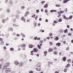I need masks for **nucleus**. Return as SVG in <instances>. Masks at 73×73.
Masks as SVG:
<instances>
[{
    "label": "nucleus",
    "instance_id": "obj_11",
    "mask_svg": "<svg viewBox=\"0 0 73 73\" xmlns=\"http://www.w3.org/2000/svg\"><path fill=\"white\" fill-rule=\"evenodd\" d=\"M13 28L12 27H10L9 28V31H13Z\"/></svg>",
    "mask_w": 73,
    "mask_h": 73
},
{
    "label": "nucleus",
    "instance_id": "obj_29",
    "mask_svg": "<svg viewBox=\"0 0 73 73\" xmlns=\"http://www.w3.org/2000/svg\"><path fill=\"white\" fill-rule=\"evenodd\" d=\"M62 21V19H60L58 20V22H61Z\"/></svg>",
    "mask_w": 73,
    "mask_h": 73
},
{
    "label": "nucleus",
    "instance_id": "obj_35",
    "mask_svg": "<svg viewBox=\"0 0 73 73\" xmlns=\"http://www.w3.org/2000/svg\"><path fill=\"white\" fill-rule=\"evenodd\" d=\"M21 9H24V8H25V6H21Z\"/></svg>",
    "mask_w": 73,
    "mask_h": 73
},
{
    "label": "nucleus",
    "instance_id": "obj_8",
    "mask_svg": "<svg viewBox=\"0 0 73 73\" xmlns=\"http://www.w3.org/2000/svg\"><path fill=\"white\" fill-rule=\"evenodd\" d=\"M33 51L35 52H38V49L36 48H35L33 49Z\"/></svg>",
    "mask_w": 73,
    "mask_h": 73
},
{
    "label": "nucleus",
    "instance_id": "obj_21",
    "mask_svg": "<svg viewBox=\"0 0 73 73\" xmlns=\"http://www.w3.org/2000/svg\"><path fill=\"white\" fill-rule=\"evenodd\" d=\"M54 54H55V55H57V54H58V52H57V51H55L54 52Z\"/></svg>",
    "mask_w": 73,
    "mask_h": 73
},
{
    "label": "nucleus",
    "instance_id": "obj_40",
    "mask_svg": "<svg viewBox=\"0 0 73 73\" xmlns=\"http://www.w3.org/2000/svg\"><path fill=\"white\" fill-rule=\"evenodd\" d=\"M53 35V34L52 33H50L49 34V36H52Z\"/></svg>",
    "mask_w": 73,
    "mask_h": 73
},
{
    "label": "nucleus",
    "instance_id": "obj_26",
    "mask_svg": "<svg viewBox=\"0 0 73 73\" xmlns=\"http://www.w3.org/2000/svg\"><path fill=\"white\" fill-rule=\"evenodd\" d=\"M10 50H11V51L12 50V51H14V48H10Z\"/></svg>",
    "mask_w": 73,
    "mask_h": 73
},
{
    "label": "nucleus",
    "instance_id": "obj_14",
    "mask_svg": "<svg viewBox=\"0 0 73 73\" xmlns=\"http://www.w3.org/2000/svg\"><path fill=\"white\" fill-rule=\"evenodd\" d=\"M23 62H21L20 63L19 66H23Z\"/></svg>",
    "mask_w": 73,
    "mask_h": 73
},
{
    "label": "nucleus",
    "instance_id": "obj_2",
    "mask_svg": "<svg viewBox=\"0 0 73 73\" xmlns=\"http://www.w3.org/2000/svg\"><path fill=\"white\" fill-rule=\"evenodd\" d=\"M35 70L37 71V72H40L41 71V68H35Z\"/></svg>",
    "mask_w": 73,
    "mask_h": 73
},
{
    "label": "nucleus",
    "instance_id": "obj_5",
    "mask_svg": "<svg viewBox=\"0 0 73 73\" xmlns=\"http://www.w3.org/2000/svg\"><path fill=\"white\" fill-rule=\"evenodd\" d=\"M14 63L16 65H18L19 64V62L17 61H15L14 62Z\"/></svg>",
    "mask_w": 73,
    "mask_h": 73
},
{
    "label": "nucleus",
    "instance_id": "obj_12",
    "mask_svg": "<svg viewBox=\"0 0 73 73\" xmlns=\"http://www.w3.org/2000/svg\"><path fill=\"white\" fill-rule=\"evenodd\" d=\"M33 46L32 45V44H30L29 45V48H33Z\"/></svg>",
    "mask_w": 73,
    "mask_h": 73
},
{
    "label": "nucleus",
    "instance_id": "obj_41",
    "mask_svg": "<svg viewBox=\"0 0 73 73\" xmlns=\"http://www.w3.org/2000/svg\"><path fill=\"white\" fill-rule=\"evenodd\" d=\"M2 22L3 23H5V19H3Z\"/></svg>",
    "mask_w": 73,
    "mask_h": 73
},
{
    "label": "nucleus",
    "instance_id": "obj_38",
    "mask_svg": "<svg viewBox=\"0 0 73 73\" xmlns=\"http://www.w3.org/2000/svg\"><path fill=\"white\" fill-rule=\"evenodd\" d=\"M60 14L61 13H64V11H60Z\"/></svg>",
    "mask_w": 73,
    "mask_h": 73
},
{
    "label": "nucleus",
    "instance_id": "obj_57",
    "mask_svg": "<svg viewBox=\"0 0 73 73\" xmlns=\"http://www.w3.org/2000/svg\"><path fill=\"white\" fill-rule=\"evenodd\" d=\"M27 15H28L27 14H26V13H25V17H27Z\"/></svg>",
    "mask_w": 73,
    "mask_h": 73
},
{
    "label": "nucleus",
    "instance_id": "obj_61",
    "mask_svg": "<svg viewBox=\"0 0 73 73\" xmlns=\"http://www.w3.org/2000/svg\"><path fill=\"white\" fill-rule=\"evenodd\" d=\"M67 27L68 28H69V25H68L67 26Z\"/></svg>",
    "mask_w": 73,
    "mask_h": 73
},
{
    "label": "nucleus",
    "instance_id": "obj_49",
    "mask_svg": "<svg viewBox=\"0 0 73 73\" xmlns=\"http://www.w3.org/2000/svg\"><path fill=\"white\" fill-rule=\"evenodd\" d=\"M24 19V17H23L21 18V20H23Z\"/></svg>",
    "mask_w": 73,
    "mask_h": 73
},
{
    "label": "nucleus",
    "instance_id": "obj_53",
    "mask_svg": "<svg viewBox=\"0 0 73 73\" xmlns=\"http://www.w3.org/2000/svg\"><path fill=\"white\" fill-rule=\"evenodd\" d=\"M60 16H61V13H60V14H59V15L58 16V17H60Z\"/></svg>",
    "mask_w": 73,
    "mask_h": 73
},
{
    "label": "nucleus",
    "instance_id": "obj_33",
    "mask_svg": "<svg viewBox=\"0 0 73 73\" xmlns=\"http://www.w3.org/2000/svg\"><path fill=\"white\" fill-rule=\"evenodd\" d=\"M38 48L39 49H41V46H40L39 45H38Z\"/></svg>",
    "mask_w": 73,
    "mask_h": 73
},
{
    "label": "nucleus",
    "instance_id": "obj_50",
    "mask_svg": "<svg viewBox=\"0 0 73 73\" xmlns=\"http://www.w3.org/2000/svg\"><path fill=\"white\" fill-rule=\"evenodd\" d=\"M53 49H54V50H56V49H57V47H54L53 48Z\"/></svg>",
    "mask_w": 73,
    "mask_h": 73
},
{
    "label": "nucleus",
    "instance_id": "obj_48",
    "mask_svg": "<svg viewBox=\"0 0 73 73\" xmlns=\"http://www.w3.org/2000/svg\"><path fill=\"white\" fill-rule=\"evenodd\" d=\"M40 42L41 43H42V42H43V40H40Z\"/></svg>",
    "mask_w": 73,
    "mask_h": 73
},
{
    "label": "nucleus",
    "instance_id": "obj_58",
    "mask_svg": "<svg viewBox=\"0 0 73 73\" xmlns=\"http://www.w3.org/2000/svg\"><path fill=\"white\" fill-rule=\"evenodd\" d=\"M58 14H59V15L60 14V11L58 12Z\"/></svg>",
    "mask_w": 73,
    "mask_h": 73
},
{
    "label": "nucleus",
    "instance_id": "obj_15",
    "mask_svg": "<svg viewBox=\"0 0 73 73\" xmlns=\"http://www.w3.org/2000/svg\"><path fill=\"white\" fill-rule=\"evenodd\" d=\"M3 68V69H7V66L6 65H5Z\"/></svg>",
    "mask_w": 73,
    "mask_h": 73
},
{
    "label": "nucleus",
    "instance_id": "obj_22",
    "mask_svg": "<svg viewBox=\"0 0 73 73\" xmlns=\"http://www.w3.org/2000/svg\"><path fill=\"white\" fill-rule=\"evenodd\" d=\"M64 32L65 33H68V29H66L64 31Z\"/></svg>",
    "mask_w": 73,
    "mask_h": 73
},
{
    "label": "nucleus",
    "instance_id": "obj_52",
    "mask_svg": "<svg viewBox=\"0 0 73 73\" xmlns=\"http://www.w3.org/2000/svg\"><path fill=\"white\" fill-rule=\"evenodd\" d=\"M32 17H33V18L35 17V15H32Z\"/></svg>",
    "mask_w": 73,
    "mask_h": 73
},
{
    "label": "nucleus",
    "instance_id": "obj_7",
    "mask_svg": "<svg viewBox=\"0 0 73 73\" xmlns=\"http://www.w3.org/2000/svg\"><path fill=\"white\" fill-rule=\"evenodd\" d=\"M62 59L63 61H66V57L64 56L62 58Z\"/></svg>",
    "mask_w": 73,
    "mask_h": 73
},
{
    "label": "nucleus",
    "instance_id": "obj_13",
    "mask_svg": "<svg viewBox=\"0 0 73 73\" xmlns=\"http://www.w3.org/2000/svg\"><path fill=\"white\" fill-rule=\"evenodd\" d=\"M70 64H67L66 66L65 67V68H68L69 67H70Z\"/></svg>",
    "mask_w": 73,
    "mask_h": 73
},
{
    "label": "nucleus",
    "instance_id": "obj_64",
    "mask_svg": "<svg viewBox=\"0 0 73 73\" xmlns=\"http://www.w3.org/2000/svg\"><path fill=\"white\" fill-rule=\"evenodd\" d=\"M69 35H70V36H72V33H69Z\"/></svg>",
    "mask_w": 73,
    "mask_h": 73
},
{
    "label": "nucleus",
    "instance_id": "obj_44",
    "mask_svg": "<svg viewBox=\"0 0 73 73\" xmlns=\"http://www.w3.org/2000/svg\"><path fill=\"white\" fill-rule=\"evenodd\" d=\"M29 73H33V71H30L29 72Z\"/></svg>",
    "mask_w": 73,
    "mask_h": 73
},
{
    "label": "nucleus",
    "instance_id": "obj_20",
    "mask_svg": "<svg viewBox=\"0 0 73 73\" xmlns=\"http://www.w3.org/2000/svg\"><path fill=\"white\" fill-rule=\"evenodd\" d=\"M21 46L22 47V48H25V44H23L21 45Z\"/></svg>",
    "mask_w": 73,
    "mask_h": 73
},
{
    "label": "nucleus",
    "instance_id": "obj_60",
    "mask_svg": "<svg viewBox=\"0 0 73 73\" xmlns=\"http://www.w3.org/2000/svg\"><path fill=\"white\" fill-rule=\"evenodd\" d=\"M1 61H3V60H4V59H3V58H2L1 59Z\"/></svg>",
    "mask_w": 73,
    "mask_h": 73
},
{
    "label": "nucleus",
    "instance_id": "obj_25",
    "mask_svg": "<svg viewBox=\"0 0 73 73\" xmlns=\"http://www.w3.org/2000/svg\"><path fill=\"white\" fill-rule=\"evenodd\" d=\"M11 10H10V9H7V12H8L9 13L10 12Z\"/></svg>",
    "mask_w": 73,
    "mask_h": 73
},
{
    "label": "nucleus",
    "instance_id": "obj_36",
    "mask_svg": "<svg viewBox=\"0 0 73 73\" xmlns=\"http://www.w3.org/2000/svg\"><path fill=\"white\" fill-rule=\"evenodd\" d=\"M54 23H55V24H56L57 23H58V22L57 21H54Z\"/></svg>",
    "mask_w": 73,
    "mask_h": 73
},
{
    "label": "nucleus",
    "instance_id": "obj_16",
    "mask_svg": "<svg viewBox=\"0 0 73 73\" xmlns=\"http://www.w3.org/2000/svg\"><path fill=\"white\" fill-rule=\"evenodd\" d=\"M70 0H65L63 1V3H66L68 2V1H70Z\"/></svg>",
    "mask_w": 73,
    "mask_h": 73
},
{
    "label": "nucleus",
    "instance_id": "obj_59",
    "mask_svg": "<svg viewBox=\"0 0 73 73\" xmlns=\"http://www.w3.org/2000/svg\"><path fill=\"white\" fill-rule=\"evenodd\" d=\"M3 40V39L1 38H0V41H1Z\"/></svg>",
    "mask_w": 73,
    "mask_h": 73
},
{
    "label": "nucleus",
    "instance_id": "obj_28",
    "mask_svg": "<svg viewBox=\"0 0 73 73\" xmlns=\"http://www.w3.org/2000/svg\"><path fill=\"white\" fill-rule=\"evenodd\" d=\"M34 27H36V26H37V23L34 22Z\"/></svg>",
    "mask_w": 73,
    "mask_h": 73
},
{
    "label": "nucleus",
    "instance_id": "obj_32",
    "mask_svg": "<svg viewBox=\"0 0 73 73\" xmlns=\"http://www.w3.org/2000/svg\"><path fill=\"white\" fill-rule=\"evenodd\" d=\"M21 35H22V36H23V37H25V35L23 34L22 33H21Z\"/></svg>",
    "mask_w": 73,
    "mask_h": 73
},
{
    "label": "nucleus",
    "instance_id": "obj_9",
    "mask_svg": "<svg viewBox=\"0 0 73 73\" xmlns=\"http://www.w3.org/2000/svg\"><path fill=\"white\" fill-rule=\"evenodd\" d=\"M53 48H50L48 49V51L49 52H51L53 51Z\"/></svg>",
    "mask_w": 73,
    "mask_h": 73
},
{
    "label": "nucleus",
    "instance_id": "obj_54",
    "mask_svg": "<svg viewBox=\"0 0 73 73\" xmlns=\"http://www.w3.org/2000/svg\"><path fill=\"white\" fill-rule=\"evenodd\" d=\"M46 38L48 39V40H49L50 39V38L49 37H46Z\"/></svg>",
    "mask_w": 73,
    "mask_h": 73
},
{
    "label": "nucleus",
    "instance_id": "obj_17",
    "mask_svg": "<svg viewBox=\"0 0 73 73\" xmlns=\"http://www.w3.org/2000/svg\"><path fill=\"white\" fill-rule=\"evenodd\" d=\"M48 4H46L44 5V8H47L48 7Z\"/></svg>",
    "mask_w": 73,
    "mask_h": 73
},
{
    "label": "nucleus",
    "instance_id": "obj_42",
    "mask_svg": "<svg viewBox=\"0 0 73 73\" xmlns=\"http://www.w3.org/2000/svg\"><path fill=\"white\" fill-rule=\"evenodd\" d=\"M45 13H47L48 12V10H47V9H46L45 10Z\"/></svg>",
    "mask_w": 73,
    "mask_h": 73
},
{
    "label": "nucleus",
    "instance_id": "obj_4",
    "mask_svg": "<svg viewBox=\"0 0 73 73\" xmlns=\"http://www.w3.org/2000/svg\"><path fill=\"white\" fill-rule=\"evenodd\" d=\"M54 40H55V41H57L59 40V38L57 36L56 37H54Z\"/></svg>",
    "mask_w": 73,
    "mask_h": 73
},
{
    "label": "nucleus",
    "instance_id": "obj_1",
    "mask_svg": "<svg viewBox=\"0 0 73 73\" xmlns=\"http://www.w3.org/2000/svg\"><path fill=\"white\" fill-rule=\"evenodd\" d=\"M11 69L9 68H8L6 69L5 70V72H6V73H8L9 72H11Z\"/></svg>",
    "mask_w": 73,
    "mask_h": 73
},
{
    "label": "nucleus",
    "instance_id": "obj_62",
    "mask_svg": "<svg viewBox=\"0 0 73 73\" xmlns=\"http://www.w3.org/2000/svg\"><path fill=\"white\" fill-rule=\"evenodd\" d=\"M46 22H48V20L46 19L45 20Z\"/></svg>",
    "mask_w": 73,
    "mask_h": 73
},
{
    "label": "nucleus",
    "instance_id": "obj_56",
    "mask_svg": "<svg viewBox=\"0 0 73 73\" xmlns=\"http://www.w3.org/2000/svg\"><path fill=\"white\" fill-rule=\"evenodd\" d=\"M14 15L12 14L11 15V17H14Z\"/></svg>",
    "mask_w": 73,
    "mask_h": 73
},
{
    "label": "nucleus",
    "instance_id": "obj_37",
    "mask_svg": "<svg viewBox=\"0 0 73 73\" xmlns=\"http://www.w3.org/2000/svg\"><path fill=\"white\" fill-rule=\"evenodd\" d=\"M66 71H67V68H66L64 70V72H66Z\"/></svg>",
    "mask_w": 73,
    "mask_h": 73
},
{
    "label": "nucleus",
    "instance_id": "obj_46",
    "mask_svg": "<svg viewBox=\"0 0 73 73\" xmlns=\"http://www.w3.org/2000/svg\"><path fill=\"white\" fill-rule=\"evenodd\" d=\"M37 36L35 37L34 38V39L35 40H37Z\"/></svg>",
    "mask_w": 73,
    "mask_h": 73
},
{
    "label": "nucleus",
    "instance_id": "obj_19",
    "mask_svg": "<svg viewBox=\"0 0 73 73\" xmlns=\"http://www.w3.org/2000/svg\"><path fill=\"white\" fill-rule=\"evenodd\" d=\"M50 12H51V13H52V12H57V11L54 10H50Z\"/></svg>",
    "mask_w": 73,
    "mask_h": 73
},
{
    "label": "nucleus",
    "instance_id": "obj_51",
    "mask_svg": "<svg viewBox=\"0 0 73 73\" xmlns=\"http://www.w3.org/2000/svg\"><path fill=\"white\" fill-rule=\"evenodd\" d=\"M38 18V16H36L35 17V20H37V19Z\"/></svg>",
    "mask_w": 73,
    "mask_h": 73
},
{
    "label": "nucleus",
    "instance_id": "obj_30",
    "mask_svg": "<svg viewBox=\"0 0 73 73\" xmlns=\"http://www.w3.org/2000/svg\"><path fill=\"white\" fill-rule=\"evenodd\" d=\"M73 17V16H72V15H71L70 16L69 18V19H72V18Z\"/></svg>",
    "mask_w": 73,
    "mask_h": 73
},
{
    "label": "nucleus",
    "instance_id": "obj_39",
    "mask_svg": "<svg viewBox=\"0 0 73 73\" xmlns=\"http://www.w3.org/2000/svg\"><path fill=\"white\" fill-rule=\"evenodd\" d=\"M4 15H2L1 16V18H4Z\"/></svg>",
    "mask_w": 73,
    "mask_h": 73
},
{
    "label": "nucleus",
    "instance_id": "obj_45",
    "mask_svg": "<svg viewBox=\"0 0 73 73\" xmlns=\"http://www.w3.org/2000/svg\"><path fill=\"white\" fill-rule=\"evenodd\" d=\"M44 3H45V1H42L41 2V3L42 4H44Z\"/></svg>",
    "mask_w": 73,
    "mask_h": 73
},
{
    "label": "nucleus",
    "instance_id": "obj_10",
    "mask_svg": "<svg viewBox=\"0 0 73 73\" xmlns=\"http://www.w3.org/2000/svg\"><path fill=\"white\" fill-rule=\"evenodd\" d=\"M64 19H66V20H69V18L66 17V16L65 15L64 16Z\"/></svg>",
    "mask_w": 73,
    "mask_h": 73
},
{
    "label": "nucleus",
    "instance_id": "obj_34",
    "mask_svg": "<svg viewBox=\"0 0 73 73\" xmlns=\"http://www.w3.org/2000/svg\"><path fill=\"white\" fill-rule=\"evenodd\" d=\"M60 6H61V5H58V4L56 5V6L57 7H60Z\"/></svg>",
    "mask_w": 73,
    "mask_h": 73
},
{
    "label": "nucleus",
    "instance_id": "obj_3",
    "mask_svg": "<svg viewBox=\"0 0 73 73\" xmlns=\"http://www.w3.org/2000/svg\"><path fill=\"white\" fill-rule=\"evenodd\" d=\"M36 66L40 68L41 67V63H38L36 64Z\"/></svg>",
    "mask_w": 73,
    "mask_h": 73
},
{
    "label": "nucleus",
    "instance_id": "obj_27",
    "mask_svg": "<svg viewBox=\"0 0 73 73\" xmlns=\"http://www.w3.org/2000/svg\"><path fill=\"white\" fill-rule=\"evenodd\" d=\"M71 60L69 59L67 60V61L68 62H71Z\"/></svg>",
    "mask_w": 73,
    "mask_h": 73
},
{
    "label": "nucleus",
    "instance_id": "obj_43",
    "mask_svg": "<svg viewBox=\"0 0 73 73\" xmlns=\"http://www.w3.org/2000/svg\"><path fill=\"white\" fill-rule=\"evenodd\" d=\"M66 50H69V47H68L66 48Z\"/></svg>",
    "mask_w": 73,
    "mask_h": 73
},
{
    "label": "nucleus",
    "instance_id": "obj_18",
    "mask_svg": "<svg viewBox=\"0 0 73 73\" xmlns=\"http://www.w3.org/2000/svg\"><path fill=\"white\" fill-rule=\"evenodd\" d=\"M44 56H46V54H47V52L46 51H45L44 52Z\"/></svg>",
    "mask_w": 73,
    "mask_h": 73
},
{
    "label": "nucleus",
    "instance_id": "obj_23",
    "mask_svg": "<svg viewBox=\"0 0 73 73\" xmlns=\"http://www.w3.org/2000/svg\"><path fill=\"white\" fill-rule=\"evenodd\" d=\"M49 43L50 44V45H51V46L53 45V42H50Z\"/></svg>",
    "mask_w": 73,
    "mask_h": 73
},
{
    "label": "nucleus",
    "instance_id": "obj_31",
    "mask_svg": "<svg viewBox=\"0 0 73 73\" xmlns=\"http://www.w3.org/2000/svg\"><path fill=\"white\" fill-rule=\"evenodd\" d=\"M25 13L26 14L28 15H29V13H29V11H27Z\"/></svg>",
    "mask_w": 73,
    "mask_h": 73
},
{
    "label": "nucleus",
    "instance_id": "obj_24",
    "mask_svg": "<svg viewBox=\"0 0 73 73\" xmlns=\"http://www.w3.org/2000/svg\"><path fill=\"white\" fill-rule=\"evenodd\" d=\"M4 42L2 41L1 42V45H3L4 44Z\"/></svg>",
    "mask_w": 73,
    "mask_h": 73
},
{
    "label": "nucleus",
    "instance_id": "obj_55",
    "mask_svg": "<svg viewBox=\"0 0 73 73\" xmlns=\"http://www.w3.org/2000/svg\"><path fill=\"white\" fill-rule=\"evenodd\" d=\"M63 43L64 44H66V42L65 41H64L63 42Z\"/></svg>",
    "mask_w": 73,
    "mask_h": 73
},
{
    "label": "nucleus",
    "instance_id": "obj_47",
    "mask_svg": "<svg viewBox=\"0 0 73 73\" xmlns=\"http://www.w3.org/2000/svg\"><path fill=\"white\" fill-rule=\"evenodd\" d=\"M36 13H38V12H39V9L37 10L36 11Z\"/></svg>",
    "mask_w": 73,
    "mask_h": 73
},
{
    "label": "nucleus",
    "instance_id": "obj_63",
    "mask_svg": "<svg viewBox=\"0 0 73 73\" xmlns=\"http://www.w3.org/2000/svg\"><path fill=\"white\" fill-rule=\"evenodd\" d=\"M62 54V52H60V53L59 54V55H60V56H61Z\"/></svg>",
    "mask_w": 73,
    "mask_h": 73
},
{
    "label": "nucleus",
    "instance_id": "obj_6",
    "mask_svg": "<svg viewBox=\"0 0 73 73\" xmlns=\"http://www.w3.org/2000/svg\"><path fill=\"white\" fill-rule=\"evenodd\" d=\"M56 45L57 46H61V43L59 42L57 43L56 44Z\"/></svg>",
    "mask_w": 73,
    "mask_h": 73
}]
</instances>
